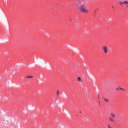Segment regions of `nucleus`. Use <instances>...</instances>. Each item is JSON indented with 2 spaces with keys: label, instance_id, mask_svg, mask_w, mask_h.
I'll return each mask as SVG.
<instances>
[{
  "label": "nucleus",
  "instance_id": "1",
  "mask_svg": "<svg viewBox=\"0 0 128 128\" xmlns=\"http://www.w3.org/2000/svg\"><path fill=\"white\" fill-rule=\"evenodd\" d=\"M79 10L80 12H84V14H88L90 12V10L86 8V5L83 2L81 3V6L79 7Z\"/></svg>",
  "mask_w": 128,
  "mask_h": 128
},
{
  "label": "nucleus",
  "instance_id": "2",
  "mask_svg": "<svg viewBox=\"0 0 128 128\" xmlns=\"http://www.w3.org/2000/svg\"><path fill=\"white\" fill-rule=\"evenodd\" d=\"M110 116L108 118V120L111 122H116V120L114 118H116V115L115 113L114 112H111L110 114Z\"/></svg>",
  "mask_w": 128,
  "mask_h": 128
},
{
  "label": "nucleus",
  "instance_id": "3",
  "mask_svg": "<svg viewBox=\"0 0 128 128\" xmlns=\"http://www.w3.org/2000/svg\"><path fill=\"white\" fill-rule=\"evenodd\" d=\"M120 4L122 6V8H126V6H128V1H124L122 2V0H119Z\"/></svg>",
  "mask_w": 128,
  "mask_h": 128
},
{
  "label": "nucleus",
  "instance_id": "4",
  "mask_svg": "<svg viewBox=\"0 0 128 128\" xmlns=\"http://www.w3.org/2000/svg\"><path fill=\"white\" fill-rule=\"evenodd\" d=\"M102 49L104 51V54H108V46H104L102 47Z\"/></svg>",
  "mask_w": 128,
  "mask_h": 128
},
{
  "label": "nucleus",
  "instance_id": "5",
  "mask_svg": "<svg viewBox=\"0 0 128 128\" xmlns=\"http://www.w3.org/2000/svg\"><path fill=\"white\" fill-rule=\"evenodd\" d=\"M34 78L32 76H26L24 77V78Z\"/></svg>",
  "mask_w": 128,
  "mask_h": 128
},
{
  "label": "nucleus",
  "instance_id": "6",
  "mask_svg": "<svg viewBox=\"0 0 128 128\" xmlns=\"http://www.w3.org/2000/svg\"><path fill=\"white\" fill-rule=\"evenodd\" d=\"M78 82H82V78H81L80 77V76H78Z\"/></svg>",
  "mask_w": 128,
  "mask_h": 128
},
{
  "label": "nucleus",
  "instance_id": "7",
  "mask_svg": "<svg viewBox=\"0 0 128 128\" xmlns=\"http://www.w3.org/2000/svg\"><path fill=\"white\" fill-rule=\"evenodd\" d=\"M104 102H108V99L107 98H104Z\"/></svg>",
  "mask_w": 128,
  "mask_h": 128
},
{
  "label": "nucleus",
  "instance_id": "8",
  "mask_svg": "<svg viewBox=\"0 0 128 128\" xmlns=\"http://www.w3.org/2000/svg\"><path fill=\"white\" fill-rule=\"evenodd\" d=\"M108 128H114V127H112V126L110 124H108Z\"/></svg>",
  "mask_w": 128,
  "mask_h": 128
},
{
  "label": "nucleus",
  "instance_id": "9",
  "mask_svg": "<svg viewBox=\"0 0 128 128\" xmlns=\"http://www.w3.org/2000/svg\"><path fill=\"white\" fill-rule=\"evenodd\" d=\"M116 90H120V87L116 88Z\"/></svg>",
  "mask_w": 128,
  "mask_h": 128
},
{
  "label": "nucleus",
  "instance_id": "10",
  "mask_svg": "<svg viewBox=\"0 0 128 128\" xmlns=\"http://www.w3.org/2000/svg\"><path fill=\"white\" fill-rule=\"evenodd\" d=\"M69 20H70V22H72V18L71 17L69 18Z\"/></svg>",
  "mask_w": 128,
  "mask_h": 128
},
{
  "label": "nucleus",
  "instance_id": "11",
  "mask_svg": "<svg viewBox=\"0 0 128 128\" xmlns=\"http://www.w3.org/2000/svg\"><path fill=\"white\" fill-rule=\"evenodd\" d=\"M56 94L58 96V94H60V91L58 90L57 92H56Z\"/></svg>",
  "mask_w": 128,
  "mask_h": 128
},
{
  "label": "nucleus",
  "instance_id": "12",
  "mask_svg": "<svg viewBox=\"0 0 128 128\" xmlns=\"http://www.w3.org/2000/svg\"><path fill=\"white\" fill-rule=\"evenodd\" d=\"M120 90H126L124 89V88H120Z\"/></svg>",
  "mask_w": 128,
  "mask_h": 128
},
{
  "label": "nucleus",
  "instance_id": "13",
  "mask_svg": "<svg viewBox=\"0 0 128 128\" xmlns=\"http://www.w3.org/2000/svg\"><path fill=\"white\" fill-rule=\"evenodd\" d=\"M112 8H113V9H114V6H112Z\"/></svg>",
  "mask_w": 128,
  "mask_h": 128
},
{
  "label": "nucleus",
  "instance_id": "14",
  "mask_svg": "<svg viewBox=\"0 0 128 128\" xmlns=\"http://www.w3.org/2000/svg\"><path fill=\"white\" fill-rule=\"evenodd\" d=\"M94 14H96V11H94Z\"/></svg>",
  "mask_w": 128,
  "mask_h": 128
},
{
  "label": "nucleus",
  "instance_id": "15",
  "mask_svg": "<svg viewBox=\"0 0 128 128\" xmlns=\"http://www.w3.org/2000/svg\"><path fill=\"white\" fill-rule=\"evenodd\" d=\"M78 2H79V1H78Z\"/></svg>",
  "mask_w": 128,
  "mask_h": 128
}]
</instances>
